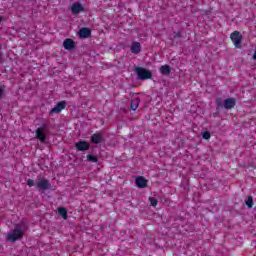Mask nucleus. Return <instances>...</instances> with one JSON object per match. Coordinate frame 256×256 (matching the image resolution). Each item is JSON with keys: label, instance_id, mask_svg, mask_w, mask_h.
<instances>
[{"label": "nucleus", "instance_id": "nucleus-5", "mask_svg": "<svg viewBox=\"0 0 256 256\" xmlns=\"http://www.w3.org/2000/svg\"><path fill=\"white\" fill-rule=\"evenodd\" d=\"M36 187L40 191H47V189H49V180H45V179L36 180Z\"/></svg>", "mask_w": 256, "mask_h": 256}, {"label": "nucleus", "instance_id": "nucleus-19", "mask_svg": "<svg viewBox=\"0 0 256 256\" xmlns=\"http://www.w3.org/2000/svg\"><path fill=\"white\" fill-rule=\"evenodd\" d=\"M149 201H150V205H152V207H157V204L159 203V201L153 197H150Z\"/></svg>", "mask_w": 256, "mask_h": 256}, {"label": "nucleus", "instance_id": "nucleus-21", "mask_svg": "<svg viewBox=\"0 0 256 256\" xmlns=\"http://www.w3.org/2000/svg\"><path fill=\"white\" fill-rule=\"evenodd\" d=\"M203 139H211V134L207 131L202 133Z\"/></svg>", "mask_w": 256, "mask_h": 256}, {"label": "nucleus", "instance_id": "nucleus-18", "mask_svg": "<svg viewBox=\"0 0 256 256\" xmlns=\"http://www.w3.org/2000/svg\"><path fill=\"white\" fill-rule=\"evenodd\" d=\"M87 159H88V161H91V163H97V161H99V159L97 158V156H93V155H91V154H89V155L87 156Z\"/></svg>", "mask_w": 256, "mask_h": 256}, {"label": "nucleus", "instance_id": "nucleus-14", "mask_svg": "<svg viewBox=\"0 0 256 256\" xmlns=\"http://www.w3.org/2000/svg\"><path fill=\"white\" fill-rule=\"evenodd\" d=\"M65 109V101L59 102L54 108H52L51 113H61Z\"/></svg>", "mask_w": 256, "mask_h": 256}, {"label": "nucleus", "instance_id": "nucleus-1", "mask_svg": "<svg viewBox=\"0 0 256 256\" xmlns=\"http://www.w3.org/2000/svg\"><path fill=\"white\" fill-rule=\"evenodd\" d=\"M23 235H25V231L20 228H16L7 233V241L10 243H15V241L23 239Z\"/></svg>", "mask_w": 256, "mask_h": 256}, {"label": "nucleus", "instance_id": "nucleus-10", "mask_svg": "<svg viewBox=\"0 0 256 256\" xmlns=\"http://www.w3.org/2000/svg\"><path fill=\"white\" fill-rule=\"evenodd\" d=\"M136 185L139 187V189H145V187H147V179H145L143 176H138L136 178Z\"/></svg>", "mask_w": 256, "mask_h": 256}, {"label": "nucleus", "instance_id": "nucleus-2", "mask_svg": "<svg viewBox=\"0 0 256 256\" xmlns=\"http://www.w3.org/2000/svg\"><path fill=\"white\" fill-rule=\"evenodd\" d=\"M135 73L137 75V78L140 79L141 81H145L153 77V74L151 73V71L141 67H136Z\"/></svg>", "mask_w": 256, "mask_h": 256}, {"label": "nucleus", "instance_id": "nucleus-13", "mask_svg": "<svg viewBox=\"0 0 256 256\" xmlns=\"http://www.w3.org/2000/svg\"><path fill=\"white\" fill-rule=\"evenodd\" d=\"M79 37H81L82 39H88V37H91V30H89L88 28L80 29Z\"/></svg>", "mask_w": 256, "mask_h": 256}, {"label": "nucleus", "instance_id": "nucleus-12", "mask_svg": "<svg viewBox=\"0 0 256 256\" xmlns=\"http://www.w3.org/2000/svg\"><path fill=\"white\" fill-rule=\"evenodd\" d=\"M131 53H134V55H138V53H141V43L139 42H133L130 47Z\"/></svg>", "mask_w": 256, "mask_h": 256}, {"label": "nucleus", "instance_id": "nucleus-22", "mask_svg": "<svg viewBox=\"0 0 256 256\" xmlns=\"http://www.w3.org/2000/svg\"><path fill=\"white\" fill-rule=\"evenodd\" d=\"M27 185H28V187H33L34 185H36V182L34 180L29 179L27 181Z\"/></svg>", "mask_w": 256, "mask_h": 256}, {"label": "nucleus", "instance_id": "nucleus-3", "mask_svg": "<svg viewBox=\"0 0 256 256\" xmlns=\"http://www.w3.org/2000/svg\"><path fill=\"white\" fill-rule=\"evenodd\" d=\"M230 39L232 43L234 44V47L237 49H241V39H243V35H241V32L234 31L230 35Z\"/></svg>", "mask_w": 256, "mask_h": 256}, {"label": "nucleus", "instance_id": "nucleus-6", "mask_svg": "<svg viewBox=\"0 0 256 256\" xmlns=\"http://www.w3.org/2000/svg\"><path fill=\"white\" fill-rule=\"evenodd\" d=\"M82 11H85V8L81 3L76 2L72 4L71 12L73 13V15H79V13H82Z\"/></svg>", "mask_w": 256, "mask_h": 256}, {"label": "nucleus", "instance_id": "nucleus-16", "mask_svg": "<svg viewBox=\"0 0 256 256\" xmlns=\"http://www.w3.org/2000/svg\"><path fill=\"white\" fill-rule=\"evenodd\" d=\"M160 73L162 75H169L171 73V67L169 65H163L160 67Z\"/></svg>", "mask_w": 256, "mask_h": 256}, {"label": "nucleus", "instance_id": "nucleus-20", "mask_svg": "<svg viewBox=\"0 0 256 256\" xmlns=\"http://www.w3.org/2000/svg\"><path fill=\"white\" fill-rule=\"evenodd\" d=\"M246 205L248 206V209H251L253 207V197L249 196Z\"/></svg>", "mask_w": 256, "mask_h": 256}, {"label": "nucleus", "instance_id": "nucleus-11", "mask_svg": "<svg viewBox=\"0 0 256 256\" xmlns=\"http://www.w3.org/2000/svg\"><path fill=\"white\" fill-rule=\"evenodd\" d=\"M77 151H87L89 149V143L80 141L75 144Z\"/></svg>", "mask_w": 256, "mask_h": 256}, {"label": "nucleus", "instance_id": "nucleus-23", "mask_svg": "<svg viewBox=\"0 0 256 256\" xmlns=\"http://www.w3.org/2000/svg\"><path fill=\"white\" fill-rule=\"evenodd\" d=\"M3 91H5V88L3 86L0 87V99L3 97Z\"/></svg>", "mask_w": 256, "mask_h": 256}, {"label": "nucleus", "instance_id": "nucleus-9", "mask_svg": "<svg viewBox=\"0 0 256 256\" xmlns=\"http://www.w3.org/2000/svg\"><path fill=\"white\" fill-rule=\"evenodd\" d=\"M104 138L101 133H95L91 137V142L94 143L95 145H99L100 143H103Z\"/></svg>", "mask_w": 256, "mask_h": 256}, {"label": "nucleus", "instance_id": "nucleus-15", "mask_svg": "<svg viewBox=\"0 0 256 256\" xmlns=\"http://www.w3.org/2000/svg\"><path fill=\"white\" fill-rule=\"evenodd\" d=\"M141 101L139 100V98H134L132 101H131V104H130V107L132 109V111H137V108L139 107V103Z\"/></svg>", "mask_w": 256, "mask_h": 256}, {"label": "nucleus", "instance_id": "nucleus-17", "mask_svg": "<svg viewBox=\"0 0 256 256\" xmlns=\"http://www.w3.org/2000/svg\"><path fill=\"white\" fill-rule=\"evenodd\" d=\"M58 214L62 219H67V209L65 208H58Z\"/></svg>", "mask_w": 256, "mask_h": 256}, {"label": "nucleus", "instance_id": "nucleus-7", "mask_svg": "<svg viewBox=\"0 0 256 256\" xmlns=\"http://www.w3.org/2000/svg\"><path fill=\"white\" fill-rule=\"evenodd\" d=\"M236 100L235 98H227L223 102L224 109H233L235 107Z\"/></svg>", "mask_w": 256, "mask_h": 256}, {"label": "nucleus", "instance_id": "nucleus-8", "mask_svg": "<svg viewBox=\"0 0 256 256\" xmlns=\"http://www.w3.org/2000/svg\"><path fill=\"white\" fill-rule=\"evenodd\" d=\"M63 47L64 49H66V51H72V49H75V42L72 39L68 38L64 40Z\"/></svg>", "mask_w": 256, "mask_h": 256}, {"label": "nucleus", "instance_id": "nucleus-24", "mask_svg": "<svg viewBox=\"0 0 256 256\" xmlns=\"http://www.w3.org/2000/svg\"><path fill=\"white\" fill-rule=\"evenodd\" d=\"M252 59L256 60V52L253 54Z\"/></svg>", "mask_w": 256, "mask_h": 256}, {"label": "nucleus", "instance_id": "nucleus-4", "mask_svg": "<svg viewBox=\"0 0 256 256\" xmlns=\"http://www.w3.org/2000/svg\"><path fill=\"white\" fill-rule=\"evenodd\" d=\"M47 128L46 127H40L36 130V139H39L41 143H44L45 139H47Z\"/></svg>", "mask_w": 256, "mask_h": 256}]
</instances>
